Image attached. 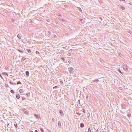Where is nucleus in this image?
Listing matches in <instances>:
<instances>
[{"label":"nucleus","mask_w":132,"mask_h":132,"mask_svg":"<svg viewBox=\"0 0 132 132\" xmlns=\"http://www.w3.org/2000/svg\"><path fill=\"white\" fill-rule=\"evenodd\" d=\"M60 125H61V124H60V122H58V125H60Z\"/></svg>","instance_id":"nucleus-12"},{"label":"nucleus","mask_w":132,"mask_h":132,"mask_svg":"<svg viewBox=\"0 0 132 132\" xmlns=\"http://www.w3.org/2000/svg\"><path fill=\"white\" fill-rule=\"evenodd\" d=\"M53 120H54V119H53Z\"/></svg>","instance_id":"nucleus-18"},{"label":"nucleus","mask_w":132,"mask_h":132,"mask_svg":"<svg viewBox=\"0 0 132 132\" xmlns=\"http://www.w3.org/2000/svg\"><path fill=\"white\" fill-rule=\"evenodd\" d=\"M35 117H36V116H37V115H36L35 114Z\"/></svg>","instance_id":"nucleus-15"},{"label":"nucleus","mask_w":132,"mask_h":132,"mask_svg":"<svg viewBox=\"0 0 132 132\" xmlns=\"http://www.w3.org/2000/svg\"><path fill=\"white\" fill-rule=\"evenodd\" d=\"M91 130L89 128L88 129V131L87 132H91Z\"/></svg>","instance_id":"nucleus-8"},{"label":"nucleus","mask_w":132,"mask_h":132,"mask_svg":"<svg viewBox=\"0 0 132 132\" xmlns=\"http://www.w3.org/2000/svg\"><path fill=\"white\" fill-rule=\"evenodd\" d=\"M120 8L122 10H124L125 9V8L124 7L122 6Z\"/></svg>","instance_id":"nucleus-5"},{"label":"nucleus","mask_w":132,"mask_h":132,"mask_svg":"<svg viewBox=\"0 0 132 132\" xmlns=\"http://www.w3.org/2000/svg\"><path fill=\"white\" fill-rule=\"evenodd\" d=\"M80 126L81 128H83L84 127V124L82 123L80 124Z\"/></svg>","instance_id":"nucleus-2"},{"label":"nucleus","mask_w":132,"mask_h":132,"mask_svg":"<svg viewBox=\"0 0 132 132\" xmlns=\"http://www.w3.org/2000/svg\"><path fill=\"white\" fill-rule=\"evenodd\" d=\"M30 132H33L32 131H30Z\"/></svg>","instance_id":"nucleus-16"},{"label":"nucleus","mask_w":132,"mask_h":132,"mask_svg":"<svg viewBox=\"0 0 132 132\" xmlns=\"http://www.w3.org/2000/svg\"><path fill=\"white\" fill-rule=\"evenodd\" d=\"M23 59V61H24V60H26V59L24 57H23V58H22V60Z\"/></svg>","instance_id":"nucleus-11"},{"label":"nucleus","mask_w":132,"mask_h":132,"mask_svg":"<svg viewBox=\"0 0 132 132\" xmlns=\"http://www.w3.org/2000/svg\"><path fill=\"white\" fill-rule=\"evenodd\" d=\"M14 125L15 126V125H15V124H14Z\"/></svg>","instance_id":"nucleus-22"},{"label":"nucleus","mask_w":132,"mask_h":132,"mask_svg":"<svg viewBox=\"0 0 132 132\" xmlns=\"http://www.w3.org/2000/svg\"><path fill=\"white\" fill-rule=\"evenodd\" d=\"M24 90L22 89H21L19 90V92L20 93H23Z\"/></svg>","instance_id":"nucleus-1"},{"label":"nucleus","mask_w":132,"mask_h":132,"mask_svg":"<svg viewBox=\"0 0 132 132\" xmlns=\"http://www.w3.org/2000/svg\"><path fill=\"white\" fill-rule=\"evenodd\" d=\"M19 35H18V37Z\"/></svg>","instance_id":"nucleus-20"},{"label":"nucleus","mask_w":132,"mask_h":132,"mask_svg":"<svg viewBox=\"0 0 132 132\" xmlns=\"http://www.w3.org/2000/svg\"><path fill=\"white\" fill-rule=\"evenodd\" d=\"M21 84V82L20 81H18L17 82V85H18V84Z\"/></svg>","instance_id":"nucleus-6"},{"label":"nucleus","mask_w":132,"mask_h":132,"mask_svg":"<svg viewBox=\"0 0 132 132\" xmlns=\"http://www.w3.org/2000/svg\"><path fill=\"white\" fill-rule=\"evenodd\" d=\"M16 97L17 99H19L20 98V95L18 94H17L16 95Z\"/></svg>","instance_id":"nucleus-4"},{"label":"nucleus","mask_w":132,"mask_h":132,"mask_svg":"<svg viewBox=\"0 0 132 132\" xmlns=\"http://www.w3.org/2000/svg\"><path fill=\"white\" fill-rule=\"evenodd\" d=\"M14 125L15 126V125H15V124H14Z\"/></svg>","instance_id":"nucleus-21"},{"label":"nucleus","mask_w":132,"mask_h":132,"mask_svg":"<svg viewBox=\"0 0 132 132\" xmlns=\"http://www.w3.org/2000/svg\"><path fill=\"white\" fill-rule=\"evenodd\" d=\"M53 120H54V119H53Z\"/></svg>","instance_id":"nucleus-19"},{"label":"nucleus","mask_w":132,"mask_h":132,"mask_svg":"<svg viewBox=\"0 0 132 132\" xmlns=\"http://www.w3.org/2000/svg\"><path fill=\"white\" fill-rule=\"evenodd\" d=\"M11 92L12 93H14V92L13 91V90H11Z\"/></svg>","instance_id":"nucleus-9"},{"label":"nucleus","mask_w":132,"mask_h":132,"mask_svg":"<svg viewBox=\"0 0 132 132\" xmlns=\"http://www.w3.org/2000/svg\"><path fill=\"white\" fill-rule=\"evenodd\" d=\"M122 0V1H125V0Z\"/></svg>","instance_id":"nucleus-17"},{"label":"nucleus","mask_w":132,"mask_h":132,"mask_svg":"<svg viewBox=\"0 0 132 132\" xmlns=\"http://www.w3.org/2000/svg\"><path fill=\"white\" fill-rule=\"evenodd\" d=\"M60 125H61V124H60V122H58V125H60Z\"/></svg>","instance_id":"nucleus-13"},{"label":"nucleus","mask_w":132,"mask_h":132,"mask_svg":"<svg viewBox=\"0 0 132 132\" xmlns=\"http://www.w3.org/2000/svg\"><path fill=\"white\" fill-rule=\"evenodd\" d=\"M35 132H38V131L37 130H35Z\"/></svg>","instance_id":"nucleus-14"},{"label":"nucleus","mask_w":132,"mask_h":132,"mask_svg":"<svg viewBox=\"0 0 132 132\" xmlns=\"http://www.w3.org/2000/svg\"><path fill=\"white\" fill-rule=\"evenodd\" d=\"M40 130L42 132H43L44 130H43V128H40Z\"/></svg>","instance_id":"nucleus-7"},{"label":"nucleus","mask_w":132,"mask_h":132,"mask_svg":"<svg viewBox=\"0 0 132 132\" xmlns=\"http://www.w3.org/2000/svg\"><path fill=\"white\" fill-rule=\"evenodd\" d=\"M59 112L61 114L62 113V110H60L59 111Z\"/></svg>","instance_id":"nucleus-10"},{"label":"nucleus","mask_w":132,"mask_h":132,"mask_svg":"<svg viewBox=\"0 0 132 132\" xmlns=\"http://www.w3.org/2000/svg\"><path fill=\"white\" fill-rule=\"evenodd\" d=\"M26 75L27 77H28L29 75V72L28 71H26Z\"/></svg>","instance_id":"nucleus-3"}]
</instances>
